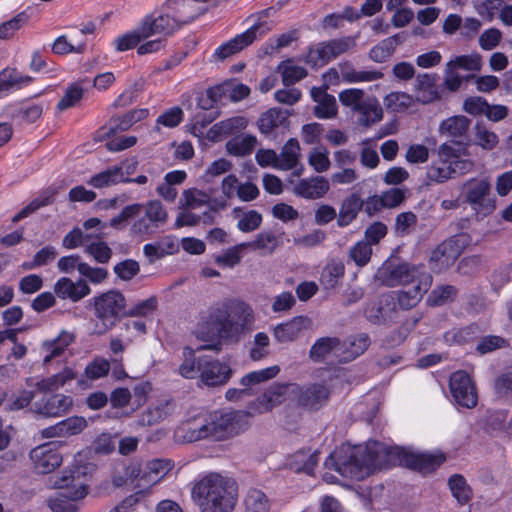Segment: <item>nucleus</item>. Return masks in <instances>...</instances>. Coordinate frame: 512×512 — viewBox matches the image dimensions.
Returning <instances> with one entry per match:
<instances>
[{
	"mask_svg": "<svg viewBox=\"0 0 512 512\" xmlns=\"http://www.w3.org/2000/svg\"><path fill=\"white\" fill-rule=\"evenodd\" d=\"M254 321V311L249 304L229 299L211 306L201 316L193 333L197 339L210 343L201 349L220 350L221 341H238L251 330Z\"/></svg>",
	"mask_w": 512,
	"mask_h": 512,
	"instance_id": "1",
	"label": "nucleus"
},
{
	"mask_svg": "<svg viewBox=\"0 0 512 512\" xmlns=\"http://www.w3.org/2000/svg\"><path fill=\"white\" fill-rule=\"evenodd\" d=\"M382 446H350L342 444L326 459L324 465L341 476L360 481L369 476L379 466L378 454Z\"/></svg>",
	"mask_w": 512,
	"mask_h": 512,
	"instance_id": "2",
	"label": "nucleus"
},
{
	"mask_svg": "<svg viewBox=\"0 0 512 512\" xmlns=\"http://www.w3.org/2000/svg\"><path fill=\"white\" fill-rule=\"evenodd\" d=\"M192 498L201 512H232L238 499V488L231 478L210 473L192 488Z\"/></svg>",
	"mask_w": 512,
	"mask_h": 512,
	"instance_id": "3",
	"label": "nucleus"
},
{
	"mask_svg": "<svg viewBox=\"0 0 512 512\" xmlns=\"http://www.w3.org/2000/svg\"><path fill=\"white\" fill-rule=\"evenodd\" d=\"M86 469L84 466L66 469L61 476L50 480L49 486L51 488L65 491L61 496L48 499V506L53 512H78V507L68 499L77 501L88 494Z\"/></svg>",
	"mask_w": 512,
	"mask_h": 512,
	"instance_id": "4",
	"label": "nucleus"
},
{
	"mask_svg": "<svg viewBox=\"0 0 512 512\" xmlns=\"http://www.w3.org/2000/svg\"><path fill=\"white\" fill-rule=\"evenodd\" d=\"M438 160L433 161L426 169L428 181L443 184L458 175H465L474 169V162L466 156V148L455 147L444 142L437 150Z\"/></svg>",
	"mask_w": 512,
	"mask_h": 512,
	"instance_id": "5",
	"label": "nucleus"
},
{
	"mask_svg": "<svg viewBox=\"0 0 512 512\" xmlns=\"http://www.w3.org/2000/svg\"><path fill=\"white\" fill-rule=\"evenodd\" d=\"M88 303L98 320L93 329L95 335H103L110 331L119 319L126 315V298L115 289L94 296Z\"/></svg>",
	"mask_w": 512,
	"mask_h": 512,
	"instance_id": "6",
	"label": "nucleus"
},
{
	"mask_svg": "<svg viewBox=\"0 0 512 512\" xmlns=\"http://www.w3.org/2000/svg\"><path fill=\"white\" fill-rule=\"evenodd\" d=\"M212 440L222 441L243 432L248 423V415L241 411H213L207 413Z\"/></svg>",
	"mask_w": 512,
	"mask_h": 512,
	"instance_id": "7",
	"label": "nucleus"
},
{
	"mask_svg": "<svg viewBox=\"0 0 512 512\" xmlns=\"http://www.w3.org/2000/svg\"><path fill=\"white\" fill-rule=\"evenodd\" d=\"M491 185L487 179L471 178L462 191L466 202L478 215L487 216L495 210V201L490 197Z\"/></svg>",
	"mask_w": 512,
	"mask_h": 512,
	"instance_id": "8",
	"label": "nucleus"
},
{
	"mask_svg": "<svg viewBox=\"0 0 512 512\" xmlns=\"http://www.w3.org/2000/svg\"><path fill=\"white\" fill-rule=\"evenodd\" d=\"M471 238L466 233L456 234L439 244L432 252L430 262L432 268L442 271L450 267L469 246Z\"/></svg>",
	"mask_w": 512,
	"mask_h": 512,
	"instance_id": "9",
	"label": "nucleus"
},
{
	"mask_svg": "<svg viewBox=\"0 0 512 512\" xmlns=\"http://www.w3.org/2000/svg\"><path fill=\"white\" fill-rule=\"evenodd\" d=\"M421 274L420 267L410 265L408 263L396 264L393 261H386L378 269L376 279L383 285L394 287L397 285H408L414 283Z\"/></svg>",
	"mask_w": 512,
	"mask_h": 512,
	"instance_id": "10",
	"label": "nucleus"
},
{
	"mask_svg": "<svg viewBox=\"0 0 512 512\" xmlns=\"http://www.w3.org/2000/svg\"><path fill=\"white\" fill-rule=\"evenodd\" d=\"M356 46V37L347 36L322 42L310 48L307 63L313 66H323L327 62L348 52Z\"/></svg>",
	"mask_w": 512,
	"mask_h": 512,
	"instance_id": "11",
	"label": "nucleus"
},
{
	"mask_svg": "<svg viewBox=\"0 0 512 512\" xmlns=\"http://www.w3.org/2000/svg\"><path fill=\"white\" fill-rule=\"evenodd\" d=\"M29 457L35 471L41 474L51 473L63 462L58 442H48L34 447Z\"/></svg>",
	"mask_w": 512,
	"mask_h": 512,
	"instance_id": "12",
	"label": "nucleus"
},
{
	"mask_svg": "<svg viewBox=\"0 0 512 512\" xmlns=\"http://www.w3.org/2000/svg\"><path fill=\"white\" fill-rule=\"evenodd\" d=\"M269 30L270 27L266 23H255L245 32L236 35L233 39L219 46L215 50L214 56L219 60H225L252 44L257 38L262 37Z\"/></svg>",
	"mask_w": 512,
	"mask_h": 512,
	"instance_id": "13",
	"label": "nucleus"
},
{
	"mask_svg": "<svg viewBox=\"0 0 512 512\" xmlns=\"http://www.w3.org/2000/svg\"><path fill=\"white\" fill-rule=\"evenodd\" d=\"M450 391L455 402L465 408H473L478 401L477 391L470 376L462 370L450 376Z\"/></svg>",
	"mask_w": 512,
	"mask_h": 512,
	"instance_id": "14",
	"label": "nucleus"
},
{
	"mask_svg": "<svg viewBox=\"0 0 512 512\" xmlns=\"http://www.w3.org/2000/svg\"><path fill=\"white\" fill-rule=\"evenodd\" d=\"M201 382L208 387L225 385L232 376V369L227 363L203 357L198 360Z\"/></svg>",
	"mask_w": 512,
	"mask_h": 512,
	"instance_id": "15",
	"label": "nucleus"
},
{
	"mask_svg": "<svg viewBox=\"0 0 512 512\" xmlns=\"http://www.w3.org/2000/svg\"><path fill=\"white\" fill-rule=\"evenodd\" d=\"M141 30L148 38L160 36L165 40L180 28V24L163 7L157 16L147 15L141 20Z\"/></svg>",
	"mask_w": 512,
	"mask_h": 512,
	"instance_id": "16",
	"label": "nucleus"
},
{
	"mask_svg": "<svg viewBox=\"0 0 512 512\" xmlns=\"http://www.w3.org/2000/svg\"><path fill=\"white\" fill-rule=\"evenodd\" d=\"M175 438L181 443H192L205 439L212 440L208 415H198L182 423L175 430Z\"/></svg>",
	"mask_w": 512,
	"mask_h": 512,
	"instance_id": "17",
	"label": "nucleus"
},
{
	"mask_svg": "<svg viewBox=\"0 0 512 512\" xmlns=\"http://www.w3.org/2000/svg\"><path fill=\"white\" fill-rule=\"evenodd\" d=\"M470 124L471 121L466 116H451L440 123L438 132L441 136L451 139L447 143H452L455 147H465L467 149L468 143L465 140L468 139Z\"/></svg>",
	"mask_w": 512,
	"mask_h": 512,
	"instance_id": "18",
	"label": "nucleus"
},
{
	"mask_svg": "<svg viewBox=\"0 0 512 512\" xmlns=\"http://www.w3.org/2000/svg\"><path fill=\"white\" fill-rule=\"evenodd\" d=\"M298 385L295 383L274 384L259 398V412H268L286 401H296Z\"/></svg>",
	"mask_w": 512,
	"mask_h": 512,
	"instance_id": "19",
	"label": "nucleus"
},
{
	"mask_svg": "<svg viewBox=\"0 0 512 512\" xmlns=\"http://www.w3.org/2000/svg\"><path fill=\"white\" fill-rule=\"evenodd\" d=\"M445 461L441 452L402 451L400 462L406 467L421 473H429L437 469Z\"/></svg>",
	"mask_w": 512,
	"mask_h": 512,
	"instance_id": "20",
	"label": "nucleus"
},
{
	"mask_svg": "<svg viewBox=\"0 0 512 512\" xmlns=\"http://www.w3.org/2000/svg\"><path fill=\"white\" fill-rule=\"evenodd\" d=\"M162 7L181 27L191 23L203 13L202 7L194 0H166Z\"/></svg>",
	"mask_w": 512,
	"mask_h": 512,
	"instance_id": "21",
	"label": "nucleus"
},
{
	"mask_svg": "<svg viewBox=\"0 0 512 512\" xmlns=\"http://www.w3.org/2000/svg\"><path fill=\"white\" fill-rule=\"evenodd\" d=\"M310 326L311 320L308 317L296 316L274 326L272 333L277 342L289 343L297 340Z\"/></svg>",
	"mask_w": 512,
	"mask_h": 512,
	"instance_id": "22",
	"label": "nucleus"
},
{
	"mask_svg": "<svg viewBox=\"0 0 512 512\" xmlns=\"http://www.w3.org/2000/svg\"><path fill=\"white\" fill-rule=\"evenodd\" d=\"M172 469V464L169 460L155 459L146 463L144 468H141L139 476V483H135V489H145L152 487L160 482Z\"/></svg>",
	"mask_w": 512,
	"mask_h": 512,
	"instance_id": "23",
	"label": "nucleus"
},
{
	"mask_svg": "<svg viewBox=\"0 0 512 512\" xmlns=\"http://www.w3.org/2000/svg\"><path fill=\"white\" fill-rule=\"evenodd\" d=\"M54 293L60 299L78 302L90 295L91 288L83 279L72 281L68 277H61L54 285Z\"/></svg>",
	"mask_w": 512,
	"mask_h": 512,
	"instance_id": "24",
	"label": "nucleus"
},
{
	"mask_svg": "<svg viewBox=\"0 0 512 512\" xmlns=\"http://www.w3.org/2000/svg\"><path fill=\"white\" fill-rule=\"evenodd\" d=\"M87 427V421L81 416L68 417L55 425L41 430L43 438H66L80 434Z\"/></svg>",
	"mask_w": 512,
	"mask_h": 512,
	"instance_id": "25",
	"label": "nucleus"
},
{
	"mask_svg": "<svg viewBox=\"0 0 512 512\" xmlns=\"http://www.w3.org/2000/svg\"><path fill=\"white\" fill-rule=\"evenodd\" d=\"M329 394V390L325 385L312 384L305 388L298 385L296 402L306 409L318 410L326 404Z\"/></svg>",
	"mask_w": 512,
	"mask_h": 512,
	"instance_id": "26",
	"label": "nucleus"
},
{
	"mask_svg": "<svg viewBox=\"0 0 512 512\" xmlns=\"http://www.w3.org/2000/svg\"><path fill=\"white\" fill-rule=\"evenodd\" d=\"M72 404L73 400L70 396L55 394L47 399L35 402L33 411L44 417H58L66 413Z\"/></svg>",
	"mask_w": 512,
	"mask_h": 512,
	"instance_id": "27",
	"label": "nucleus"
},
{
	"mask_svg": "<svg viewBox=\"0 0 512 512\" xmlns=\"http://www.w3.org/2000/svg\"><path fill=\"white\" fill-rule=\"evenodd\" d=\"M330 184L328 179L323 176H313L298 181L294 186L293 192L304 199H320L329 191Z\"/></svg>",
	"mask_w": 512,
	"mask_h": 512,
	"instance_id": "28",
	"label": "nucleus"
},
{
	"mask_svg": "<svg viewBox=\"0 0 512 512\" xmlns=\"http://www.w3.org/2000/svg\"><path fill=\"white\" fill-rule=\"evenodd\" d=\"M327 86L313 87L311 97L317 103L314 115L319 119H329L336 116L338 107L333 95L327 93Z\"/></svg>",
	"mask_w": 512,
	"mask_h": 512,
	"instance_id": "29",
	"label": "nucleus"
},
{
	"mask_svg": "<svg viewBox=\"0 0 512 512\" xmlns=\"http://www.w3.org/2000/svg\"><path fill=\"white\" fill-rule=\"evenodd\" d=\"M431 282L432 278L429 274H421V277L412 283V287L406 288L399 292V305L404 309H410L417 305L423 294L429 289Z\"/></svg>",
	"mask_w": 512,
	"mask_h": 512,
	"instance_id": "30",
	"label": "nucleus"
},
{
	"mask_svg": "<svg viewBox=\"0 0 512 512\" xmlns=\"http://www.w3.org/2000/svg\"><path fill=\"white\" fill-rule=\"evenodd\" d=\"M178 250V240L171 235L163 236L143 246V253L151 263L165 256L172 255Z\"/></svg>",
	"mask_w": 512,
	"mask_h": 512,
	"instance_id": "31",
	"label": "nucleus"
},
{
	"mask_svg": "<svg viewBox=\"0 0 512 512\" xmlns=\"http://www.w3.org/2000/svg\"><path fill=\"white\" fill-rule=\"evenodd\" d=\"M74 340L75 334L73 332L62 330L55 339L44 341L41 345L44 354L43 364L47 365L53 359L60 357Z\"/></svg>",
	"mask_w": 512,
	"mask_h": 512,
	"instance_id": "32",
	"label": "nucleus"
},
{
	"mask_svg": "<svg viewBox=\"0 0 512 512\" xmlns=\"http://www.w3.org/2000/svg\"><path fill=\"white\" fill-rule=\"evenodd\" d=\"M128 181L129 178L125 177L122 166H111L92 175L87 184L95 189H106Z\"/></svg>",
	"mask_w": 512,
	"mask_h": 512,
	"instance_id": "33",
	"label": "nucleus"
},
{
	"mask_svg": "<svg viewBox=\"0 0 512 512\" xmlns=\"http://www.w3.org/2000/svg\"><path fill=\"white\" fill-rule=\"evenodd\" d=\"M416 101L422 104H429L439 99L436 88V77L429 73L419 74L414 84Z\"/></svg>",
	"mask_w": 512,
	"mask_h": 512,
	"instance_id": "34",
	"label": "nucleus"
},
{
	"mask_svg": "<svg viewBox=\"0 0 512 512\" xmlns=\"http://www.w3.org/2000/svg\"><path fill=\"white\" fill-rule=\"evenodd\" d=\"M370 345V338L366 333H360L349 337L343 343L340 342L341 350L337 353L342 361H351L362 355Z\"/></svg>",
	"mask_w": 512,
	"mask_h": 512,
	"instance_id": "35",
	"label": "nucleus"
},
{
	"mask_svg": "<svg viewBox=\"0 0 512 512\" xmlns=\"http://www.w3.org/2000/svg\"><path fill=\"white\" fill-rule=\"evenodd\" d=\"M48 107L46 102H23L13 109L11 117L19 123L31 124L36 122Z\"/></svg>",
	"mask_w": 512,
	"mask_h": 512,
	"instance_id": "36",
	"label": "nucleus"
},
{
	"mask_svg": "<svg viewBox=\"0 0 512 512\" xmlns=\"http://www.w3.org/2000/svg\"><path fill=\"white\" fill-rule=\"evenodd\" d=\"M301 148L299 141L296 138H290L281 148L278 154V164L276 169L289 171L297 167L300 156Z\"/></svg>",
	"mask_w": 512,
	"mask_h": 512,
	"instance_id": "37",
	"label": "nucleus"
},
{
	"mask_svg": "<svg viewBox=\"0 0 512 512\" xmlns=\"http://www.w3.org/2000/svg\"><path fill=\"white\" fill-rule=\"evenodd\" d=\"M354 112L359 114L358 123L368 127L382 120L383 110L375 97L367 96Z\"/></svg>",
	"mask_w": 512,
	"mask_h": 512,
	"instance_id": "38",
	"label": "nucleus"
},
{
	"mask_svg": "<svg viewBox=\"0 0 512 512\" xmlns=\"http://www.w3.org/2000/svg\"><path fill=\"white\" fill-rule=\"evenodd\" d=\"M76 373L70 367H65L62 371L47 378H43L35 383L39 392H54L65 386L68 382L76 378Z\"/></svg>",
	"mask_w": 512,
	"mask_h": 512,
	"instance_id": "39",
	"label": "nucleus"
},
{
	"mask_svg": "<svg viewBox=\"0 0 512 512\" xmlns=\"http://www.w3.org/2000/svg\"><path fill=\"white\" fill-rule=\"evenodd\" d=\"M32 82V77L23 75L14 68H5L0 72V97L12 89H19Z\"/></svg>",
	"mask_w": 512,
	"mask_h": 512,
	"instance_id": "40",
	"label": "nucleus"
},
{
	"mask_svg": "<svg viewBox=\"0 0 512 512\" xmlns=\"http://www.w3.org/2000/svg\"><path fill=\"white\" fill-rule=\"evenodd\" d=\"M319 461L318 453L310 450H299L292 454L287 462L288 467L295 472L311 474Z\"/></svg>",
	"mask_w": 512,
	"mask_h": 512,
	"instance_id": "41",
	"label": "nucleus"
},
{
	"mask_svg": "<svg viewBox=\"0 0 512 512\" xmlns=\"http://www.w3.org/2000/svg\"><path fill=\"white\" fill-rule=\"evenodd\" d=\"M238 178L234 174L225 176L221 182V195L213 198V211L223 210L228 206V201L238 193Z\"/></svg>",
	"mask_w": 512,
	"mask_h": 512,
	"instance_id": "42",
	"label": "nucleus"
},
{
	"mask_svg": "<svg viewBox=\"0 0 512 512\" xmlns=\"http://www.w3.org/2000/svg\"><path fill=\"white\" fill-rule=\"evenodd\" d=\"M363 201L357 194H352L345 198L341 204L337 224L339 227L348 226L356 219L359 211L362 209Z\"/></svg>",
	"mask_w": 512,
	"mask_h": 512,
	"instance_id": "43",
	"label": "nucleus"
},
{
	"mask_svg": "<svg viewBox=\"0 0 512 512\" xmlns=\"http://www.w3.org/2000/svg\"><path fill=\"white\" fill-rule=\"evenodd\" d=\"M174 410V405L170 401H161L158 404L149 407L139 418V424L150 426L166 419Z\"/></svg>",
	"mask_w": 512,
	"mask_h": 512,
	"instance_id": "44",
	"label": "nucleus"
},
{
	"mask_svg": "<svg viewBox=\"0 0 512 512\" xmlns=\"http://www.w3.org/2000/svg\"><path fill=\"white\" fill-rule=\"evenodd\" d=\"M341 70L342 82L345 83H361L372 82L383 77V73L375 70H355L347 63L339 65Z\"/></svg>",
	"mask_w": 512,
	"mask_h": 512,
	"instance_id": "45",
	"label": "nucleus"
},
{
	"mask_svg": "<svg viewBox=\"0 0 512 512\" xmlns=\"http://www.w3.org/2000/svg\"><path fill=\"white\" fill-rule=\"evenodd\" d=\"M148 114L149 111L147 109H137L129 111L122 116L112 118L109 124V134L128 130L133 124L145 119Z\"/></svg>",
	"mask_w": 512,
	"mask_h": 512,
	"instance_id": "46",
	"label": "nucleus"
},
{
	"mask_svg": "<svg viewBox=\"0 0 512 512\" xmlns=\"http://www.w3.org/2000/svg\"><path fill=\"white\" fill-rule=\"evenodd\" d=\"M340 350V340L338 338L323 337L312 345L309 355L312 360L321 361L330 353H334L337 356Z\"/></svg>",
	"mask_w": 512,
	"mask_h": 512,
	"instance_id": "47",
	"label": "nucleus"
},
{
	"mask_svg": "<svg viewBox=\"0 0 512 512\" xmlns=\"http://www.w3.org/2000/svg\"><path fill=\"white\" fill-rule=\"evenodd\" d=\"M257 146V138L252 135H240L230 139L226 143V150L229 154L243 157L253 152Z\"/></svg>",
	"mask_w": 512,
	"mask_h": 512,
	"instance_id": "48",
	"label": "nucleus"
},
{
	"mask_svg": "<svg viewBox=\"0 0 512 512\" xmlns=\"http://www.w3.org/2000/svg\"><path fill=\"white\" fill-rule=\"evenodd\" d=\"M213 198L214 197L210 194L202 190L191 188L183 192L181 201L183 202V206L188 209H198L200 207L207 206L213 211Z\"/></svg>",
	"mask_w": 512,
	"mask_h": 512,
	"instance_id": "49",
	"label": "nucleus"
},
{
	"mask_svg": "<svg viewBox=\"0 0 512 512\" xmlns=\"http://www.w3.org/2000/svg\"><path fill=\"white\" fill-rule=\"evenodd\" d=\"M286 121V117L282 111L276 108L270 109L262 114L258 120V127L262 134L270 135L277 128L282 126Z\"/></svg>",
	"mask_w": 512,
	"mask_h": 512,
	"instance_id": "50",
	"label": "nucleus"
},
{
	"mask_svg": "<svg viewBox=\"0 0 512 512\" xmlns=\"http://www.w3.org/2000/svg\"><path fill=\"white\" fill-rule=\"evenodd\" d=\"M245 512H270L271 503L259 489H250L245 496Z\"/></svg>",
	"mask_w": 512,
	"mask_h": 512,
	"instance_id": "51",
	"label": "nucleus"
},
{
	"mask_svg": "<svg viewBox=\"0 0 512 512\" xmlns=\"http://www.w3.org/2000/svg\"><path fill=\"white\" fill-rule=\"evenodd\" d=\"M234 214L238 219L237 228L245 233L258 229L263 220L262 215L256 210L242 212L240 208H235Z\"/></svg>",
	"mask_w": 512,
	"mask_h": 512,
	"instance_id": "52",
	"label": "nucleus"
},
{
	"mask_svg": "<svg viewBox=\"0 0 512 512\" xmlns=\"http://www.w3.org/2000/svg\"><path fill=\"white\" fill-rule=\"evenodd\" d=\"M141 467L138 464H130L117 468L112 477V482L116 487H122L134 482L139 483Z\"/></svg>",
	"mask_w": 512,
	"mask_h": 512,
	"instance_id": "53",
	"label": "nucleus"
},
{
	"mask_svg": "<svg viewBox=\"0 0 512 512\" xmlns=\"http://www.w3.org/2000/svg\"><path fill=\"white\" fill-rule=\"evenodd\" d=\"M397 44V36L388 37L370 49L369 58L376 63H383L394 53Z\"/></svg>",
	"mask_w": 512,
	"mask_h": 512,
	"instance_id": "54",
	"label": "nucleus"
},
{
	"mask_svg": "<svg viewBox=\"0 0 512 512\" xmlns=\"http://www.w3.org/2000/svg\"><path fill=\"white\" fill-rule=\"evenodd\" d=\"M146 39L148 37L142 32L141 23H139L134 30L116 37L113 43L117 51L123 52L136 47L141 41Z\"/></svg>",
	"mask_w": 512,
	"mask_h": 512,
	"instance_id": "55",
	"label": "nucleus"
},
{
	"mask_svg": "<svg viewBox=\"0 0 512 512\" xmlns=\"http://www.w3.org/2000/svg\"><path fill=\"white\" fill-rule=\"evenodd\" d=\"M307 161L315 172L324 173L328 171L331 166L329 150L324 146L314 147L309 152Z\"/></svg>",
	"mask_w": 512,
	"mask_h": 512,
	"instance_id": "56",
	"label": "nucleus"
},
{
	"mask_svg": "<svg viewBox=\"0 0 512 512\" xmlns=\"http://www.w3.org/2000/svg\"><path fill=\"white\" fill-rule=\"evenodd\" d=\"M246 248H248V244L245 242L234 245L215 256V263L222 267L233 268L241 262V253Z\"/></svg>",
	"mask_w": 512,
	"mask_h": 512,
	"instance_id": "57",
	"label": "nucleus"
},
{
	"mask_svg": "<svg viewBox=\"0 0 512 512\" xmlns=\"http://www.w3.org/2000/svg\"><path fill=\"white\" fill-rule=\"evenodd\" d=\"M280 372L278 365H273L261 370L252 371L241 378V385L250 387L275 378Z\"/></svg>",
	"mask_w": 512,
	"mask_h": 512,
	"instance_id": "58",
	"label": "nucleus"
},
{
	"mask_svg": "<svg viewBox=\"0 0 512 512\" xmlns=\"http://www.w3.org/2000/svg\"><path fill=\"white\" fill-rule=\"evenodd\" d=\"M345 268L341 262H331L325 266L320 281L327 289H333L344 276Z\"/></svg>",
	"mask_w": 512,
	"mask_h": 512,
	"instance_id": "59",
	"label": "nucleus"
},
{
	"mask_svg": "<svg viewBox=\"0 0 512 512\" xmlns=\"http://www.w3.org/2000/svg\"><path fill=\"white\" fill-rule=\"evenodd\" d=\"M253 250H260L263 254H272L278 246V238L273 232L263 231L252 242H245Z\"/></svg>",
	"mask_w": 512,
	"mask_h": 512,
	"instance_id": "60",
	"label": "nucleus"
},
{
	"mask_svg": "<svg viewBox=\"0 0 512 512\" xmlns=\"http://www.w3.org/2000/svg\"><path fill=\"white\" fill-rule=\"evenodd\" d=\"M57 255L55 247L45 246L35 254L31 261L23 262L21 267L23 270H33L53 262Z\"/></svg>",
	"mask_w": 512,
	"mask_h": 512,
	"instance_id": "61",
	"label": "nucleus"
},
{
	"mask_svg": "<svg viewBox=\"0 0 512 512\" xmlns=\"http://www.w3.org/2000/svg\"><path fill=\"white\" fill-rule=\"evenodd\" d=\"M452 495L461 504L467 503L471 498V490L462 475L455 474L448 481Z\"/></svg>",
	"mask_w": 512,
	"mask_h": 512,
	"instance_id": "62",
	"label": "nucleus"
},
{
	"mask_svg": "<svg viewBox=\"0 0 512 512\" xmlns=\"http://www.w3.org/2000/svg\"><path fill=\"white\" fill-rule=\"evenodd\" d=\"M499 143L495 132L487 129L485 126L476 125L474 133V144L484 150H492Z\"/></svg>",
	"mask_w": 512,
	"mask_h": 512,
	"instance_id": "63",
	"label": "nucleus"
},
{
	"mask_svg": "<svg viewBox=\"0 0 512 512\" xmlns=\"http://www.w3.org/2000/svg\"><path fill=\"white\" fill-rule=\"evenodd\" d=\"M413 102V97L405 92H391L384 99L387 108L394 112H402L408 109Z\"/></svg>",
	"mask_w": 512,
	"mask_h": 512,
	"instance_id": "64",
	"label": "nucleus"
}]
</instances>
